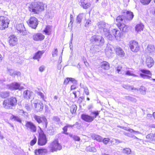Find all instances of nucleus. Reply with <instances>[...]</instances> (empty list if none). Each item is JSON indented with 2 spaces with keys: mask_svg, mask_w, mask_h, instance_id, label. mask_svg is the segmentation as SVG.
<instances>
[{
  "mask_svg": "<svg viewBox=\"0 0 155 155\" xmlns=\"http://www.w3.org/2000/svg\"><path fill=\"white\" fill-rule=\"evenodd\" d=\"M46 34L49 35L50 34L51 32V30L49 26H47L43 31Z\"/></svg>",
  "mask_w": 155,
  "mask_h": 155,
  "instance_id": "obj_38",
  "label": "nucleus"
},
{
  "mask_svg": "<svg viewBox=\"0 0 155 155\" xmlns=\"http://www.w3.org/2000/svg\"><path fill=\"white\" fill-rule=\"evenodd\" d=\"M14 71L12 69L8 70V71L9 72L10 75L13 76V74L14 72Z\"/></svg>",
  "mask_w": 155,
  "mask_h": 155,
  "instance_id": "obj_63",
  "label": "nucleus"
},
{
  "mask_svg": "<svg viewBox=\"0 0 155 155\" xmlns=\"http://www.w3.org/2000/svg\"><path fill=\"white\" fill-rule=\"evenodd\" d=\"M69 79L70 80V81L73 83L74 84H77V81L76 80L74 79V78H69Z\"/></svg>",
  "mask_w": 155,
  "mask_h": 155,
  "instance_id": "obj_57",
  "label": "nucleus"
},
{
  "mask_svg": "<svg viewBox=\"0 0 155 155\" xmlns=\"http://www.w3.org/2000/svg\"><path fill=\"white\" fill-rule=\"evenodd\" d=\"M7 87L12 90H17L18 89L21 90L24 88L23 87L20 86V84L16 82H14L9 85H8L7 86Z\"/></svg>",
  "mask_w": 155,
  "mask_h": 155,
  "instance_id": "obj_16",
  "label": "nucleus"
},
{
  "mask_svg": "<svg viewBox=\"0 0 155 155\" xmlns=\"http://www.w3.org/2000/svg\"><path fill=\"white\" fill-rule=\"evenodd\" d=\"M58 53V50L57 49H55L54 51L52 53V55L53 57H55L57 55Z\"/></svg>",
  "mask_w": 155,
  "mask_h": 155,
  "instance_id": "obj_59",
  "label": "nucleus"
},
{
  "mask_svg": "<svg viewBox=\"0 0 155 155\" xmlns=\"http://www.w3.org/2000/svg\"><path fill=\"white\" fill-rule=\"evenodd\" d=\"M35 120L38 124L43 123L44 128H46L48 124V121L46 118L44 116H38L35 114L33 115Z\"/></svg>",
  "mask_w": 155,
  "mask_h": 155,
  "instance_id": "obj_7",
  "label": "nucleus"
},
{
  "mask_svg": "<svg viewBox=\"0 0 155 155\" xmlns=\"http://www.w3.org/2000/svg\"><path fill=\"white\" fill-rule=\"evenodd\" d=\"M32 38L35 41H41L44 39L45 36L41 33H35L33 35Z\"/></svg>",
  "mask_w": 155,
  "mask_h": 155,
  "instance_id": "obj_18",
  "label": "nucleus"
},
{
  "mask_svg": "<svg viewBox=\"0 0 155 155\" xmlns=\"http://www.w3.org/2000/svg\"><path fill=\"white\" fill-rule=\"evenodd\" d=\"M91 137L94 140H95L99 142H102V138L100 136L95 134H93L92 135Z\"/></svg>",
  "mask_w": 155,
  "mask_h": 155,
  "instance_id": "obj_33",
  "label": "nucleus"
},
{
  "mask_svg": "<svg viewBox=\"0 0 155 155\" xmlns=\"http://www.w3.org/2000/svg\"><path fill=\"white\" fill-rule=\"evenodd\" d=\"M118 127H120L125 130L128 131L130 132V133H131V132L133 131V129L130 128H127L126 127H122L120 126H117Z\"/></svg>",
  "mask_w": 155,
  "mask_h": 155,
  "instance_id": "obj_47",
  "label": "nucleus"
},
{
  "mask_svg": "<svg viewBox=\"0 0 155 155\" xmlns=\"http://www.w3.org/2000/svg\"><path fill=\"white\" fill-rule=\"evenodd\" d=\"M124 74L128 76H133L135 77H139L138 75L134 74L133 71L129 70H128L126 71L125 73H124Z\"/></svg>",
  "mask_w": 155,
  "mask_h": 155,
  "instance_id": "obj_35",
  "label": "nucleus"
},
{
  "mask_svg": "<svg viewBox=\"0 0 155 155\" xmlns=\"http://www.w3.org/2000/svg\"><path fill=\"white\" fill-rule=\"evenodd\" d=\"M31 103L32 106L35 107L37 112L41 111L44 107V105L42 102L38 100H36L32 101Z\"/></svg>",
  "mask_w": 155,
  "mask_h": 155,
  "instance_id": "obj_6",
  "label": "nucleus"
},
{
  "mask_svg": "<svg viewBox=\"0 0 155 155\" xmlns=\"http://www.w3.org/2000/svg\"><path fill=\"white\" fill-rule=\"evenodd\" d=\"M130 47L132 51L135 52H138L140 49L138 43L134 41L130 42Z\"/></svg>",
  "mask_w": 155,
  "mask_h": 155,
  "instance_id": "obj_13",
  "label": "nucleus"
},
{
  "mask_svg": "<svg viewBox=\"0 0 155 155\" xmlns=\"http://www.w3.org/2000/svg\"><path fill=\"white\" fill-rule=\"evenodd\" d=\"M47 151L46 149L41 148L35 150V153L36 155H40V154L47 153Z\"/></svg>",
  "mask_w": 155,
  "mask_h": 155,
  "instance_id": "obj_26",
  "label": "nucleus"
},
{
  "mask_svg": "<svg viewBox=\"0 0 155 155\" xmlns=\"http://www.w3.org/2000/svg\"><path fill=\"white\" fill-rule=\"evenodd\" d=\"M91 24V20H87V21L85 24V26H87L89 25V24Z\"/></svg>",
  "mask_w": 155,
  "mask_h": 155,
  "instance_id": "obj_62",
  "label": "nucleus"
},
{
  "mask_svg": "<svg viewBox=\"0 0 155 155\" xmlns=\"http://www.w3.org/2000/svg\"><path fill=\"white\" fill-rule=\"evenodd\" d=\"M112 48L108 46L106 49L105 54L108 57H110L112 53Z\"/></svg>",
  "mask_w": 155,
  "mask_h": 155,
  "instance_id": "obj_31",
  "label": "nucleus"
},
{
  "mask_svg": "<svg viewBox=\"0 0 155 155\" xmlns=\"http://www.w3.org/2000/svg\"><path fill=\"white\" fill-rule=\"evenodd\" d=\"M144 28V26L141 23L137 24L136 25L135 27L136 31L138 32L142 31Z\"/></svg>",
  "mask_w": 155,
  "mask_h": 155,
  "instance_id": "obj_30",
  "label": "nucleus"
},
{
  "mask_svg": "<svg viewBox=\"0 0 155 155\" xmlns=\"http://www.w3.org/2000/svg\"><path fill=\"white\" fill-rule=\"evenodd\" d=\"M81 5H82L83 8L85 9H87L88 7H90L91 5V4L90 3H87L83 4Z\"/></svg>",
  "mask_w": 155,
  "mask_h": 155,
  "instance_id": "obj_50",
  "label": "nucleus"
},
{
  "mask_svg": "<svg viewBox=\"0 0 155 155\" xmlns=\"http://www.w3.org/2000/svg\"><path fill=\"white\" fill-rule=\"evenodd\" d=\"M81 87L84 89V91L86 94L87 95H89V92L87 87L86 86L83 85Z\"/></svg>",
  "mask_w": 155,
  "mask_h": 155,
  "instance_id": "obj_45",
  "label": "nucleus"
},
{
  "mask_svg": "<svg viewBox=\"0 0 155 155\" xmlns=\"http://www.w3.org/2000/svg\"><path fill=\"white\" fill-rule=\"evenodd\" d=\"M117 26L120 31L123 32H125L127 30V25L123 23H117Z\"/></svg>",
  "mask_w": 155,
  "mask_h": 155,
  "instance_id": "obj_28",
  "label": "nucleus"
},
{
  "mask_svg": "<svg viewBox=\"0 0 155 155\" xmlns=\"http://www.w3.org/2000/svg\"><path fill=\"white\" fill-rule=\"evenodd\" d=\"M17 103L16 98L12 97L5 100L3 103V107L6 109H12V107L16 105Z\"/></svg>",
  "mask_w": 155,
  "mask_h": 155,
  "instance_id": "obj_3",
  "label": "nucleus"
},
{
  "mask_svg": "<svg viewBox=\"0 0 155 155\" xmlns=\"http://www.w3.org/2000/svg\"><path fill=\"white\" fill-rule=\"evenodd\" d=\"M33 94V92L28 90L25 91L23 93V96L24 98L26 99H29Z\"/></svg>",
  "mask_w": 155,
  "mask_h": 155,
  "instance_id": "obj_23",
  "label": "nucleus"
},
{
  "mask_svg": "<svg viewBox=\"0 0 155 155\" xmlns=\"http://www.w3.org/2000/svg\"><path fill=\"white\" fill-rule=\"evenodd\" d=\"M117 21L118 22V23H121L123 21V18L122 16H119L117 17L116 19Z\"/></svg>",
  "mask_w": 155,
  "mask_h": 155,
  "instance_id": "obj_48",
  "label": "nucleus"
},
{
  "mask_svg": "<svg viewBox=\"0 0 155 155\" xmlns=\"http://www.w3.org/2000/svg\"><path fill=\"white\" fill-rule=\"evenodd\" d=\"M9 21L8 18L4 16L0 17V29L3 30L8 27Z\"/></svg>",
  "mask_w": 155,
  "mask_h": 155,
  "instance_id": "obj_8",
  "label": "nucleus"
},
{
  "mask_svg": "<svg viewBox=\"0 0 155 155\" xmlns=\"http://www.w3.org/2000/svg\"><path fill=\"white\" fill-rule=\"evenodd\" d=\"M76 84H74L73 85H71V90H74L76 89Z\"/></svg>",
  "mask_w": 155,
  "mask_h": 155,
  "instance_id": "obj_64",
  "label": "nucleus"
},
{
  "mask_svg": "<svg viewBox=\"0 0 155 155\" xmlns=\"http://www.w3.org/2000/svg\"><path fill=\"white\" fill-rule=\"evenodd\" d=\"M69 136L73 138L75 141H79L80 140V138L78 136L74 135L72 134H70Z\"/></svg>",
  "mask_w": 155,
  "mask_h": 155,
  "instance_id": "obj_42",
  "label": "nucleus"
},
{
  "mask_svg": "<svg viewBox=\"0 0 155 155\" xmlns=\"http://www.w3.org/2000/svg\"><path fill=\"white\" fill-rule=\"evenodd\" d=\"M97 27L101 32L103 33V34L109 40H111L113 37L112 35L110 34L108 28L109 25L103 21L98 22L97 24Z\"/></svg>",
  "mask_w": 155,
  "mask_h": 155,
  "instance_id": "obj_1",
  "label": "nucleus"
},
{
  "mask_svg": "<svg viewBox=\"0 0 155 155\" xmlns=\"http://www.w3.org/2000/svg\"><path fill=\"white\" fill-rule=\"evenodd\" d=\"M43 53L41 51L38 52L35 54L34 56L33 57V59H37L38 61H39V59Z\"/></svg>",
  "mask_w": 155,
  "mask_h": 155,
  "instance_id": "obj_34",
  "label": "nucleus"
},
{
  "mask_svg": "<svg viewBox=\"0 0 155 155\" xmlns=\"http://www.w3.org/2000/svg\"><path fill=\"white\" fill-rule=\"evenodd\" d=\"M16 28L18 33L20 34L21 35H25L24 34V31H25V28L23 24H19L17 25Z\"/></svg>",
  "mask_w": 155,
  "mask_h": 155,
  "instance_id": "obj_20",
  "label": "nucleus"
},
{
  "mask_svg": "<svg viewBox=\"0 0 155 155\" xmlns=\"http://www.w3.org/2000/svg\"><path fill=\"white\" fill-rule=\"evenodd\" d=\"M151 0H140L141 2L143 5H147L149 4Z\"/></svg>",
  "mask_w": 155,
  "mask_h": 155,
  "instance_id": "obj_52",
  "label": "nucleus"
},
{
  "mask_svg": "<svg viewBox=\"0 0 155 155\" xmlns=\"http://www.w3.org/2000/svg\"><path fill=\"white\" fill-rule=\"evenodd\" d=\"M110 34L112 35L113 38L112 40L114 37L117 40H120V39L122 38V35L120 31L117 29L114 28L112 29L111 31L110 32Z\"/></svg>",
  "mask_w": 155,
  "mask_h": 155,
  "instance_id": "obj_10",
  "label": "nucleus"
},
{
  "mask_svg": "<svg viewBox=\"0 0 155 155\" xmlns=\"http://www.w3.org/2000/svg\"><path fill=\"white\" fill-rule=\"evenodd\" d=\"M21 74V73L19 71H14L13 76H14L15 75L20 76Z\"/></svg>",
  "mask_w": 155,
  "mask_h": 155,
  "instance_id": "obj_56",
  "label": "nucleus"
},
{
  "mask_svg": "<svg viewBox=\"0 0 155 155\" xmlns=\"http://www.w3.org/2000/svg\"><path fill=\"white\" fill-rule=\"evenodd\" d=\"M147 141L151 143H154L155 142V133H150L146 136Z\"/></svg>",
  "mask_w": 155,
  "mask_h": 155,
  "instance_id": "obj_22",
  "label": "nucleus"
},
{
  "mask_svg": "<svg viewBox=\"0 0 155 155\" xmlns=\"http://www.w3.org/2000/svg\"><path fill=\"white\" fill-rule=\"evenodd\" d=\"M84 17V15L83 14H80L78 15L77 18V21L78 23H80L82 19Z\"/></svg>",
  "mask_w": 155,
  "mask_h": 155,
  "instance_id": "obj_36",
  "label": "nucleus"
},
{
  "mask_svg": "<svg viewBox=\"0 0 155 155\" xmlns=\"http://www.w3.org/2000/svg\"><path fill=\"white\" fill-rule=\"evenodd\" d=\"M110 140V139L108 138H105L103 139L102 138V141L103 143L105 144H107L109 142Z\"/></svg>",
  "mask_w": 155,
  "mask_h": 155,
  "instance_id": "obj_51",
  "label": "nucleus"
},
{
  "mask_svg": "<svg viewBox=\"0 0 155 155\" xmlns=\"http://www.w3.org/2000/svg\"><path fill=\"white\" fill-rule=\"evenodd\" d=\"M9 42L10 46H13L17 44L18 39L16 36L14 35H11L9 37Z\"/></svg>",
  "mask_w": 155,
  "mask_h": 155,
  "instance_id": "obj_17",
  "label": "nucleus"
},
{
  "mask_svg": "<svg viewBox=\"0 0 155 155\" xmlns=\"http://www.w3.org/2000/svg\"><path fill=\"white\" fill-rule=\"evenodd\" d=\"M37 141V138L35 136H34V138L30 142V144L31 146H33L36 143Z\"/></svg>",
  "mask_w": 155,
  "mask_h": 155,
  "instance_id": "obj_53",
  "label": "nucleus"
},
{
  "mask_svg": "<svg viewBox=\"0 0 155 155\" xmlns=\"http://www.w3.org/2000/svg\"><path fill=\"white\" fill-rule=\"evenodd\" d=\"M45 5L43 3L40 2H33L29 7V9L31 12L38 14L45 10Z\"/></svg>",
  "mask_w": 155,
  "mask_h": 155,
  "instance_id": "obj_2",
  "label": "nucleus"
},
{
  "mask_svg": "<svg viewBox=\"0 0 155 155\" xmlns=\"http://www.w3.org/2000/svg\"><path fill=\"white\" fill-rule=\"evenodd\" d=\"M101 68L105 70H107L109 69V63L106 61H104L101 63Z\"/></svg>",
  "mask_w": 155,
  "mask_h": 155,
  "instance_id": "obj_32",
  "label": "nucleus"
},
{
  "mask_svg": "<svg viewBox=\"0 0 155 155\" xmlns=\"http://www.w3.org/2000/svg\"><path fill=\"white\" fill-rule=\"evenodd\" d=\"M37 94L38 95L40 96L41 98L42 99L43 101H45V97L43 93L40 92H38Z\"/></svg>",
  "mask_w": 155,
  "mask_h": 155,
  "instance_id": "obj_49",
  "label": "nucleus"
},
{
  "mask_svg": "<svg viewBox=\"0 0 155 155\" xmlns=\"http://www.w3.org/2000/svg\"><path fill=\"white\" fill-rule=\"evenodd\" d=\"M128 99L129 100L131 101L136 102V100L134 98L131 97H128Z\"/></svg>",
  "mask_w": 155,
  "mask_h": 155,
  "instance_id": "obj_58",
  "label": "nucleus"
},
{
  "mask_svg": "<svg viewBox=\"0 0 155 155\" xmlns=\"http://www.w3.org/2000/svg\"><path fill=\"white\" fill-rule=\"evenodd\" d=\"M47 139L45 135L42 133H40L38 142V145L40 146L45 145L47 143Z\"/></svg>",
  "mask_w": 155,
  "mask_h": 155,
  "instance_id": "obj_12",
  "label": "nucleus"
},
{
  "mask_svg": "<svg viewBox=\"0 0 155 155\" xmlns=\"http://www.w3.org/2000/svg\"><path fill=\"white\" fill-rule=\"evenodd\" d=\"M49 151L53 152L60 150L62 148L61 145L58 143V140H55L53 142L50 143L49 146Z\"/></svg>",
  "mask_w": 155,
  "mask_h": 155,
  "instance_id": "obj_4",
  "label": "nucleus"
},
{
  "mask_svg": "<svg viewBox=\"0 0 155 155\" xmlns=\"http://www.w3.org/2000/svg\"><path fill=\"white\" fill-rule=\"evenodd\" d=\"M140 71L144 74H140V77L143 79H150L151 77L147 75H151V73L150 71L145 69H141Z\"/></svg>",
  "mask_w": 155,
  "mask_h": 155,
  "instance_id": "obj_19",
  "label": "nucleus"
},
{
  "mask_svg": "<svg viewBox=\"0 0 155 155\" xmlns=\"http://www.w3.org/2000/svg\"><path fill=\"white\" fill-rule=\"evenodd\" d=\"M29 26L33 29H36L38 24V19L34 17H31L27 21Z\"/></svg>",
  "mask_w": 155,
  "mask_h": 155,
  "instance_id": "obj_9",
  "label": "nucleus"
},
{
  "mask_svg": "<svg viewBox=\"0 0 155 155\" xmlns=\"http://www.w3.org/2000/svg\"><path fill=\"white\" fill-rule=\"evenodd\" d=\"M86 150L89 151L95 152L96 151V149L94 147H91L90 146L87 147Z\"/></svg>",
  "mask_w": 155,
  "mask_h": 155,
  "instance_id": "obj_46",
  "label": "nucleus"
},
{
  "mask_svg": "<svg viewBox=\"0 0 155 155\" xmlns=\"http://www.w3.org/2000/svg\"><path fill=\"white\" fill-rule=\"evenodd\" d=\"M67 126H66V125L64 126L63 128V130L64 131L63 133L66 134H68V133L67 132L68 130V127Z\"/></svg>",
  "mask_w": 155,
  "mask_h": 155,
  "instance_id": "obj_55",
  "label": "nucleus"
},
{
  "mask_svg": "<svg viewBox=\"0 0 155 155\" xmlns=\"http://www.w3.org/2000/svg\"><path fill=\"white\" fill-rule=\"evenodd\" d=\"M126 14L124 16L126 20L130 21L132 20L134 16L133 13L130 11H127Z\"/></svg>",
  "mask_w": 155,
  "mask_h": 155,
  "instance_id": "obj_24",
  "label": "nucleus"
},
{
  "mask_svg": "<svg viewBox=\"0 0 155 155\" xmlns=\"http://www.w3.org/2000/svg\"><path fill=\"white\" fill-rule=\"evenodd\" d=\"M70 80L69 78H67L65 80L64 82V84H68L70 81Z\"/></svg>",
  "mask_w": 155,
  "mask_h": 155,
  "instance_id": "obj_61",
  "label": "nucleus"
},
{
  "mask_svg": "<svg viewBox=\"0 0 155 155\" xmlns=\"http://www.w3.org/2000/svg\"><path fill=\"white\" fill-rule=\"evenodd\" d=\"M9 92L8 91L1 92L0 95L2 98H5L9 96Z\"/></svg>",
  "mask_w": 155,
  "mask_h": 155,
  "instance_id": "obj_37",
  "label": "nucleus"
},
{
  "mask_svg": "<svg viewBox=\"0 0 155 155\" xmlns=\"http://www.w3.org/2000/svg\"><path fill=\"white\" fill-rule=\"evenodd\" d=\"M122 86L124 88L129 90H131L133 92H136L139 91L138 88H135L132 86L124 84Z\"/></svg>",
  "mask_w": 155,
  "mask_h": 155,
  "instance_id": "obj_27",
  "label": "nucleus"
},
{
  "mask_svg": "<svg viewBox=\"0 0 155 155\" xmlns=\"http://www.w3.org/2000/svg\"><path fill=\"white\" fill-rule=\"evenodd\" d=\"M122 152L124 153L129 155L131 153V150L129 148H125L123 149Z\"/></svg>",
  "mask_w": 155,
  "mask_h": 155,
  "instance_id": "obj_39",
  "label": "nucleus"
},
{
  "mask_svg": "<svg viewBox=\"0 0 155 155\" xmlns=\"http://www.w3.org/2000/svg\"><path fill=\"white\" fill-rule=\"evenodd\" d=\"M146 89L143 86H141L139 89L140 93L143 94H145L146 93Z\"/></svg>",
  "mask_w": 155,
  "mask_h": 155,
  "instance_id": "obj_44",
  "label": "nucleus"
},
{
  "mask_svg": "<svg viewBox=\"0 0 155 155\" xmlns=\"http://www.w3.org/2000/svg\"><path fill=\"white\" fill-rule=\"evenodd\" d=\"M77 108V106L75 104L72 105L71 107L70 110L71 112L72 113H75Z\"/></svg>",
  "mask_w": 155,
  "mask_h": 155,
  "instance_id": "obj_40",
  "label": "nucleus"
},
{
  "mask_svg": "<svg viewBox=\"0 0 155 155\" xmlns=\"http://www.w3.org/2000/svg\"><path fill=\"white\" fill-rule=\"evenodd\" d=\"M155 51V48L153 45H148L146 49V51L147 53H151Z\"/></svg>",
  "mask_w": 155,
  "mask_h": 155,
  "instance_id": "obj_29",
  "label": "nucleus"
},
{
  "mask_svg": "<svg viewBox=\"0 0 155 155\" xmlns=\"http://www.w3.org/2000/svg\"><path fill=\"white\" fill-rule=\"evenodd\" d=\"M143 62L145 63L147 66L148 68H150L152 67L154 64V61L153 59L150 56L146 57L145 59H142Z\"/></svg>",
  "mask_w": 155,
  "mask_h": 155,
  "instance_id": "obj_15",
  "label": "nucleus"
},
{
  "mask_svg": "<svg viewBox=\"0 0 155 155\" xmlns=\"http://www.w3.org/2000/svg\"><path fill=\"white\" fill-rule=\"evenodd\" d=\"M45 68V66L44 65H42L39 67V71L41 72H42L44 71Z\"/></svg>",
  "mask_w": 155,
  "mask_h": 155,
  "instance_id": "obj_60",
  "label": "nucleus"
},
{
  "mask_svg": "<svg viewBox=\"0 0 155 155\" xmlns=\"http://www.w3.org/2000/svg\"><path fill=\"white\" fill-rule=\"evenodd\" d=\"M100 111H94L91 112V114L92 115H94L92 116V117H93V120L94 118H96V117L98 116Z\"/></svg>",
  "mask_w": 155,
  "mask_h": 155,
  "instance_id": "obj_43",
  "label": "nucleus"
},
{
  "mask_svg": "<svg viewBox=\"0 0 155 155\" xmlns=\"http://www.w3.org/2000/svg\"><path fill=\"white\" fill-rule=\"evenodd\" d=\"M110 34L112 35L113 38L112 40L114 37L117 40H120V39L122 38V35L120 31L117 29L114 28L112 29L111 31L110 32Z\"/></svg>",
  "mask_w": 155,
  "mask_h": 155,
  "instance_id": "obj_11",
  "label": "nucleus"
},
{
  "mask_svg": "<svg viewBox=\"0 0 155 155\" xmlns=\"http://www.w3.org/2000/svg\"><path fill=\"white\" fill-rule=\"evenodd\" d=\"M91 41L94 44L98 46H102L104 44V41L101 36L94 35L91 39Z\"/></svg>",
  "mask_w": 155,
  "mask_h": 155,
  "instance_id": "obj_5",
  "label": "nucleus"
},
{
  "mask_svg": "<svg viewBox=\"0 0 155 155\" xmlns=\"http://www.w3.org/2000/svg\"><path fill=\"white\" fill-rule=\"evenodd\" d=\"M117 71L119 74H124V72L123 71L122 69V67L120 66L117 67L116 68Z\"/></svg>",
  "mask_w": 155,
  "mask_h": 155,
  "instance_id": "obj_41",
  "label": "nucleus"
},
{
  "mask_svg": "<svg viewBox=\"0 0 155 155\" xmlns=\"http://www.w3.org/2000/svg\"><path fill=\"white\" fill-rule=\"evenodd\" d=\"M25 126L27 129L32 132H36L37 127L31 121H26Z\"/></svg>",
  "mask_w": 155,
  "mask_h": 155,
  "instance_id": "obj_14",
  "label": "nucleus"
},
{
  "mask_svg": "<svg viewBox=\"0 0 155 155\" xmlns=\"http://www.w3.org/2000/svg\"><path fill=\"white\" fill-rule=\"evenodd\" d=\"M117 54L121 57L124 56L125 53L123 49L119 47H117L115 49Z\"/></svg>",
  "mask_w": 155,
  "mask_h": 155,
  "instance_id": "obj_25",
  "label": "nucleus"
},
{
  "mask_svg": "<svg viewBox=\"0 0 155 155\" xmlns=\"http://www.w3.org/2000/svg\"><path fill=\"white\" fill-rule=\"evenodd\" d=\"M12 118L13 119H14V120H15L16 121L18 122H20V123L21 122V119L19 117H16V116H12Z\"/></svg>",
  "mask_w": 155,
  "mask_h": 155,
  "instance_id": "obj_54",
  "label": "nucleus"
},
{
  "mask_svg": "<svg viewBox=\"0 0 155 155\" xmlns=\"http://www.w3.org/2000/svg\"><path fill=\"white\" fill-rule=\"evenodd\" d=\"M81 118L82 120L87 122H91L93 121V117H92V116L85 114H82Z\"/></svg>",
  "mask_w": 155,
  "mask_h": 155,
  "instance_id": "obj_21",
  "label": "nucleus"
}]
</instances>
